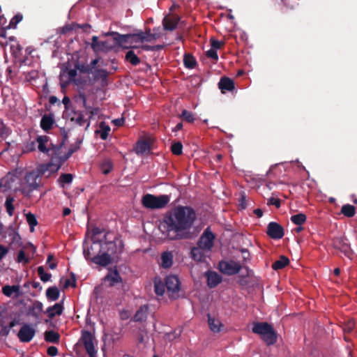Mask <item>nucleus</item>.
<instances>
[{
  "instance_id": "61",
  "label": "nucleus",
  "mask_w": 357,
  "mask_h": 357,
  "mask_svg": "<svg viewBox=\"0 0 357 357\" xmlns=\"http://www.w3.org/2000/svg\"><path fill=\"white\" fill-rule=\"evenodd\" d=\"M75 287V280H70V279H67L65 280V282H64V288H68V287Z\"/></svg>"
},
{
  "instance_id": "12",
  "label": "nucleus",
  "mask_w": 357,
  "mask_h": 357,
  "mask_svg": "<svg viewBox=\"0 0 357 357\" xmlns=\"http://www.w3.org/2000/svg\"><path fill=\"white\" fill-rule=\"evenodd\" d=\"M179 280L175 275H169L167 277L165 285L169 293L172 294L171 296L174 297L179 290Z\"/></svg>"
},
{
  "instance_id": "3",
  "label": "nucleus",
  "mask_w": 357,
  "mask_h": 357,
  "mask_svg": "<svg viewBox=\"0 0 357 357\" xmlns=\"http://www.w3.org/2000/svg\"><path fill=\"white\" fill-rule=\"evenodd\" d=\"M52 166V164L43 165L26 173L16 190L20 192L24 197H30L31 193L38 190L41 185L40 177L45 174Z\"/></svg>"
},
{
  "instance_id": "35",
  "label": "nucleus",
  "mask_w": 357,
  "mask_h": 357,
  "mask_svg": "<svg viewBox=\"0 0 357 357\" xmlns=\"http://www.w3.org/2000/svg\"><path fill=\"white\" fill-rule=\"evenodd\" d=\"M113 167L112 162L110 159L105 158L100 164V169L103 174H109Z\"/></svg>"
},
{
  "instance_id": "25",
  "label": "nucleus",
  "mask_w": 357,
  "mask_h": 357,
  "mask_svg": "<svg viewBox=\"0 0 357 357\" xmlns=\"http://www.w3.org/2000/svg\"><path fill=\"white\" fill-rule=\"evenodd\" d=\"M120 281V276L116 270L110 271L105 277V282H107L109 286H113Z\"/></svg>"
},
{
  "instance_id": "26",
  "label": "nucleus",
  "mask_w": 357,
  "mask_h": 357,
  "mask_svg": "<svg viewBox=\"0 0 357 357\" xmlns=\"http://www.w3.org/2000/svg\"><path fill=\"white\" fill-rule=\"evenodd\" d=\"M173 255L171 252L167 251L161 255V265L163 268H167L172 265Z\"/></svg>"
},
{
  "instance_id": "30",
  "label": "nucleus",
  "mask_w": 357,
  "mask_h": 357,
  "mask_svg": "<svg viewBox=\"0 0 357 357\" xmlns=\"http://www.w3.org/2000/svg\"><path fill=\"white\" fill-rule=\"evenodd\" d=\"M54 123L53 118L50 115H45L42 117L40 121V126L43 130L47 131L50 130Z\"/></svg>"
},
{
  "instance_id": "44",
  "label": "nucleus",
  "mask_w": 357,
  "mask_h": 357,
  "mask_svg": "<svg viewBox=\"0 0 357 357\" xmlns=\"http://www.w3.org/2000/svg\"><path fill=\"white\" fill-rule=\"evenodd\" d=\"M155 291L156 294L162 296L165 292V285L160 280H155Z\"/></svg>"
},
{
  "instance_id": "39",
  "label": "nucleus",
  "mask_w": 357,
  "mask_h": 357,
  "mask_svg": "<svg viewBox=\"0 0 357 357\" xmlns=\"http://www.w3.org/2000/svg\"><path fill=\"white\" fill-rule=\"evenodd\" d=\"M100 247H94V249L91 250V246L87 250H84V255L86 259L92 261L93 257H96Z\"/></svg>"
},
{
  "instance_id": "37",
  "label": "nucleus",
  "mask_w": 357,
  "mask_h": 357,
  "mask_svg": "<svg viewBox=\"0 0 357 357\" xmlns=\"http://www.w3.org/2000/svg\"><path fill=\"white\" fill-rule=\"evenodd\" d=\"M126 60L133 66H137L140 63L138 56L132 50L128 51L126 54Z\"/></svg>"
},
{
  "instance_id": "22",
  "label": "nucleus",
  "mask_w": 357,
  "mask_h": 357,
  "mask_svg": "<svg viewBox=\"0 0 357 357\" xmlns=\"http://www.w3.org/2000/svg\"><path fill=\"white\" fill-rule=\"evenodd\" d=\"M20 287L19 285H5L2 287V293L7 297H11L13 294H15L16 296H18Z\"/></svg>"
},
{
  "instance_id": "18",
  "label": "nucleus",
  "mask_w": 357,
  "mask_h": 357,
  "mask_svg": "<svg viewBox=\"0 0 357 357\" xmlns=\"http://www.w3.org/2000/svg\"><path fill=\"white\" fill-rule=\"evenodd\" d=\"M178 21L179 18L177 16H166L163 19L162 22L164 29L169 31H173L176 28Z\"/></svg>"
},
{
  "instance_id": "14",
  "label": "nucleus",
  "mask_w": 357,
  "mask_h": 357,
  "mask_svg": "<svg viewBox=\"0 0 357 357\" xmlns=\"http://www.w3.org/2000/svg\"><path fill=\"white\" fill-rule=\"evenodd\" d=\"M112 256L105 252H100L99 249L96 257L92 258V261L98 265L105 266L111 263Z\"/></svg>"
},
{
  "instance_id": "52",
  "label": "nucleus",
  "mask_w": 357,
  "mask_h": 357,
  "mask_svg": "<svg viewBox=\"0 0 357 357\" xmlns=\"http://www.w3.org/2000/svg\"><path fill=\"white\" fill-rule=\"evenodd\" d=\"M17 261L19 263L26 264L29 261V259L26 257L25 253L23 250H20L17 255Z\"/></svg>"
},
{
  "instance_id": "24",
  "label": "nucleus",
  "mask_w": 357,
  "mask_h": 357,
  "mask_svg": "<svg viewBox=\"0 0 357 357\" xmlns=\"http://www.w3.org/2000/svg\"><path fill=\"white\" fill-rule=\"evenodd\" d=\"M208 322L210 329L213 333H218L221 331L222 327V324L220 321L215 317H211L209 314L208 315Z\"/></svg>"
},
{
  "instance_id": "51",
  "label": "nucleus",
  "mask_w": 357,
  "mask_h": 357,
  "mask_svg": "<svg viewBox=\"0 0 357 357\" xmlns=\"http://www.w3.org/2000/svg\"><path fill=\"white\" fill-rule=\"evenodd\" d=\"M9 134V130L5 126L2 121H0V137H6Z\"/></svg>"
},
{
  "instance_id": "16",
  "label": "nucleus",
  "mask_w": 357,
  "mask_h": 357,
  "mask_svg": "<svg viewBox=\"0 0 357 357\" xmlns=\"http://www.w3.org/2000/svg\"><path fill=\"white\" fill-rule=\"evenodd\" d=\"M91 40V48L95 52H105L111 48L107 41H99L96 36L92 37Z\"/></svg>"
},
{
  "instance_id": "49",
  "label": "nucleus",
  "mask_w": 357,
  "mask_h": 357,
  "mask_svg": "<svg viewBox=\"0 0 357 357\" xmlns=\"http://www.w3.org/2000/svg\"><path fill=\"white\" fill-rule=\"evenodd\" d=\"M84 103L85 104V100H84ZM86 111L89 113V118H93L95 116H99L100 111L98 107L92 108L91 107H87L84 105Z\"/></svg>"
},
{
  "instance_id": "8",
  "label": "nucleus",
  "mask_w": 357,
  "mask_h": 357,
  "mask_svg": "<svg viewBox=\"0 0 357 357\" xmlns=\"http://www.w3.org/2000/svg\"><path fill=\"white\" fill-rule=\"evenodd\" d=\"M215 238V236L211 231V229L207 227L201 235L197 242V245L206 250V252H209L213 246Z\"/></svg>"
},
{
  "instance_id": "10",
  "label": "nucleus",
  "mask_w": 357,
  "mask_h": 357,
  "mask_svg": "<svg viewBox=\"0 0 357 357\" xmlns=\"http://www.w3.org/2000/svg\"><path fill=\"white\" fill-rule=\"evenodd\" d=\"M35 329L29 324L23 325L18 332V337L21 342H30L35 335Z\"/></svg>"
},
{
  "instance_id": "54",
  "label": "nucleus",
  "mask_w": 357,
  "mask_h": 357,
  "mask_svg": "<svg viewBox=\"0 0 357 357\" xmlns=\"http://www.w3.org/2000/svg\"><path fill=\"white\" fill-rule=\"evenodd\" d=\"M206 56L209 58H211V59L215 60V61H217L218 59L217 51L212 48H211L209 50H208L206 52Z\"/></svg>"
},
{
  "instance_id": "19",
  "label": "nucleus",
  "mask_w": 357,
  "mask_h": 357,
  "mask_svg": "<svg viewBox=\"0 0 357 357\" xmlns=\"http://www.w3.org/2000/svg\"><path fill=\"white\" fill-rule=\"evenodd\" d=\"M218 86L222 93H225L226 91H231L234 89V81L228 77L222 78L218 84Z\"/></svg>"
},
{
  "instance_id": "50",
  "label": "nucleus",
  "mask_w": 357,
  "mask_h": 357,
  "mask_svg": "<svg viewBox=\"0 0 357 357\" xmlns=\"http://www.w3.org/2000/svg\"><path fill=\"white\" fill-rule=\"evenodd\" d=\"M181 116L188 122H192L195 120L193 114L187 110L183 111Z\"/></svg>"
},
{
  "instance_id": "21",
  "label": "nucleus",
  "mask_w": 357,
  "mask_h": 357,
  "mask_svg": "<svg viewBox=\"0 0 357 357\" xmlns=\"http://www.w3.org/2000/svg\"><path fill=\"white\" fill-rule=\"evenodd\" d=\"M206 252V250L197 245V247L192 248L190 254L191 257L194 260L197 261H202L205 259Z\"/></svg>"
},
{
  "instance_id": "47",
  "label": "nucleus",
  "mask_w": 357,
  "mask_h": 357,
  "mask_svg": "<svg viewBox=\"0 0 357 357\" xmlns=\"http://www.w3.org/2000/svg\"><path fill=\"white\" fill-rule=\"evenodd\" d=\"M183 145L181 142H177L174 143L171 146L172 153L176 155L182 154Z\"/></svg>"
},
{
  "instance_id": "5",
  "label": "nucleus",
  "mask_w": 357,
  "mask_h": 357,
  "mask_svg": "<svg viewBox=\"0 0 357 357\" xmlns=\"http://www.w3.org/2000/svg\"><path fill=\"white\" fill-rule=\"evenodd\" d=\"M170 201V197L167 195L155 196L146 194L142 198V205L149 209H158L165 207Z\"/></svg>"
},
{
  "instance_id": "58",
  "label": "nucleus",
  "mask_w": 357,
  "mask_h": 357,
  "mask_svg": "<svg viewBox=\"0 0 357 357\" xmlns=\"http://www.w3.org/2000/svg\"><path fill=\"white\" fill-rule=\"evenodd\" d=\"M47 354L50 356H54L57 354L58 353V349L56 347L54 346H51L48 349H47Z\"/></svg>"
},
{
  "instance_id": "4",
  "label": "nucleus",
  "mask_w": 357,
  "mask_h": 357,
  "mask_svg": "<svg viewBox=\"0 0 357 357\" xmlns=\"http://www.w3.org/2000/svg\"><path fill=\"white\" fill-rule=\"evenodd\" d=\"M252 332L260 335L266 344H273L277 341V335L274 329L266 322L255 323Z\"/></svg>"
},
{
  "instance_id": "46",
  "label": "nucleus",
  "mask_w": 357,
  "mask_h": 357,
  "mask_svg": "<svg viewBox=\"0 0 357 357\" xmlns=\"http://www.w3.org/2000/svg\"><path fill=\"white\" fill-rule=\"evenodd\" d=\"M36 141H29L23 146L24 153H29L36 150Z\"/></svg>"
},
{
  "instance_id": "31",
  "label": "nucleus",
  "mask_w": 357,
  "mask_h": 357,
  "mask_svg": "<svg viewBox=\"0 0 357 357\" xmlns=\"http://www.w3.org/2000/svg\"><path fill=\"white\" fill-rule=\"evenodd\" d=\"M60 335L54 331H47L45 333V340L52 343H57L59 341Z\"/></svg>"
},
{
  "instance_id": "29",
  "label": "nucleus",
  "mask_w": 357,
  "mask_h": 357,
  "mask_svg": "<svg viewBox=\"0 0 357 357\" xmlns=\"http://www.w3.org/2000/svg\"><path fill=\"white\" fill-rule=\"evenodd\" d=\"M110 131V127L105 122H101L99 125V129L96 131L97 135H99L100 138L103 140L106 139Z\"/></svg>"
},
{
  "instance_id": "56",
  "label": "nucleus",
  "mask_w": 357,
  "mask_h": 357,
  "mask_svg": "<svg viewBox=\"0 0 357 357\" xmlns=\"http://www.w3.org/2000/svg\"><path fill=\"white\" fill-rule=\"evenodd\" d=\"M268 204L274 205L276 208H279L280 206V200L277 198L271 197L268 199Z\"/></svg>"
},
{
  "instance_id": "41",
  "label": "nucleus",
  "mask_w": 357,
  "mask_h": 357,
  "mask_svg": "<svg viewBox=\"0 0 357 357\" xmlns=\"http://www.w3.org/2000/svg\"><path fill=\"white\" fill-rule=\"evenodd\" d=\"M183 61L185 66L188 68H193L196 65L195 58L190 54L185 55Z\"/></svg>"
},
{
  "instance_id": "64",
  "label": "nucleus",
  "mask_w": 357,
  "mask_h": 357,
  "mask_svg": "<svg viewBox=\"0 0 357 357\" xmlns=\"http://www.w3.org/2000/svg\"><path fill=\"white\" fill-rule=\"evenodd\" d=\"M130 314L127 311H122L120 314V317L122 320H126L129 318Z\"/></svg>"
},
{
  "instance_id": "36",
  "label": "nucleus",
  "mask_w": 357,
  "mask_h": 357,
  "mask_svg": "<svg viewBox=\"0 0 357 357\" xmlns=\"http://www.w3.org/2000/svg\"><path fill=\"white\" fill-rule=\"evenodd\" d=\"M15 202L14 197L11 196H8L6 197V202H5V207L6 209V212L10 216H12L13 215L14 212V206L13 202Z\"/></svg>"
},
{
  "instance_id": "40",
  "label": "nucleus",
  "mask_w": 357,
  "mask_h": 357,
  "mask_svg": "<svg viewBox=\"0 0 357 357\" xmlns=\"http://www.w3.org/2000/svg\"><path fill=\"white\" fill-rule=\"evenodd\" d=\"M291 220L297 225L303 224L306 220V216L303 213H299L291 217Z\"/></svg>"
},
{
  "instance_id": "38",
  "label": "nucleus",
  "mask_w": 357,
  "mask_h": 357,
  "mask_svg": "<svg viewBox=\"0 0 357 357\" xmlns=\"http://www.w3.org/2000/svg\"><path fill=\"white\" fill-rule=\"evenodd\" d=\"M354 327H355V322H354V320L352 319H349L347 322L344 323V324L343 326V331L344 333V338L346 341H348L346 334L351 333L353 331Z\"/></svg>"
},
{
  "instance_id": "33",
  "label": "nucleus",
  "mask_w": 357,
  "mask_h": 357,
  "mask_svg": "<svg viewBox=\"0 0 357 357\" xmlns=\"http://www.w3.org/2000/svg\"><path fill=\"white\" fill-rule=\"evenodd\" d=\"M46 296L50 301H56L59 297V291L57 287H49L46 291Z\"/></svg>"
},
{
  "instance_id": "34",
  "label": "nucleus",
  "mask_w": 357,
  "mask_h": 357,
  "mask_svg": "<svg viewBox=\"0 0 357 357\" xmlns=\"http://www.w3.org/2000/svg\"><path fill=\"white\" fill-rule=\"evenodd\" d=\"M341 213L346 217L351 218L355 215L356 208L352 205L345 204L342 206Z\"/></svg>"
},
{
  "instance_id": "59",
  "label": "nucleus",
  "mask_w": 357,
  "mask_h": 357,
  "mask_svg": "<svg viewBox=\"0 0 357 357\" xmlns=\"http://www.w3.org/2000/svg\"><path fill=\"white\" fill-rule=\"evenodd\" d=\"M53 256L50 255L47 257V263L49 265V268L51 269H54L56 267V264L55 262H52Z\"/></svg>"
},
{
  "instance_id": "9",
  "label": "nucleus",
  "mask_w": 357,
  "mask_h": 357,
  "mask_svg": "<svg viewBox=\"0 0 357 357\" xmlns=\"http://www.w3.org/2000/svg\"><path fill=\"white\" fill-rule=\"evenodd\" d=\"M218 266L222 273L228 275H235L241 269V264L233 260L222 261L219 263Z\"/></svg>"
},
{
  "instance_id": "20",
  "label": "nucleus",
  "mask_w": 357,
  "mask_h": 357,
  "mask_svg": "<svg viewBox=\"0 0 357 357\" xmlns=\"http://www.w3.org/2000/svg\"><path fill=\"white\" fill-rule=\"evenodd\" d=\"M43 310V305L41 302L36 301L29 309V314L36 319H38Z\"/></svg>"
},
{
  "instance_id": "11",
  "label": "nucleus",
  "mask_w": 357,
  "mask_h": 357,
  "mask_svg": "<svg viewBox=\"0 0 357 357\" xmlns=\"http://www.w3.org/2000/svg\"><path fill=\"white\" fill-rule=\"evenodd\" d=\"M267 234L273 239H280L284 236V230L279 224L271 222L268 225Z\"/></svg>"
},
{
  "instance_id": "43",
  "label": "nucleus",
  "mask_w": 357,
  "mask_h": 357,
  "mask_svg": "<svg viewBox=\"0 0 357 357\" xmlns=\"http://www.w3.org/2000/svg\"><path fill=\"white\" fill-rule=\"evenodd\" d=\"M72 121H75L76 124L79 126H85L86 129L89 126L90 123L87 121L82 115H79L76 118H72Z\"/></svg>"
},
{
  "instance_id": "6",
  "label": "nucleus",
  "mask_w": 357,
  "mask_h": 357,
  "mask_svg": "<svg viewBox=\"0 0 357 357\" xmlns=\"http://www.w3.org/2000/svg\"><path fill=\"white\" fill-rule=\"evenodd\" d=\"M112 35H116L117 37L115 39L118 41V43L122 44L123 43H143L144 41H150L147 36H145L144 33H137V34H127V35H121L116 33H112Z\"/></svg>"
},
{
  "instance_id": "15",
  "label": "nucleus",
  "mask_w": 357,
  "mask_h": 357,
  "mask_svg": "<svg viewBox=\"0 0 357 357\" xmlns=\"http://www.w3.org/2000/svg\"><path fill=\"white\" fill-rule=\"evenodd\" d=\"M121 338V335L119 333H106L104 335L103 341H104V347L102 348L103 350H105L106 349H109L112 347V345L117 341H119Z\"/></svg>"
},
{
  "instance_id": "62",
  "label": "nucleus",
  "mask_w": 357,
  "mask_h": 357,
  "mask_svg": "<svg viewBox=\"0 0 357 357\" xmlns=\"http://www.w3.org/2000/svg\"><path fill=\"white\" fill-rule=\"evenodd\" d=\"M22 20V15H16L10 21V24H17L18 22H21Z\"/></svg>"
},
{
  "instance_id": "42",
  "label": "nucleus",
  "mask_w": 357,
  "mask_h": 357,
  "mask_svg": "<svg viewBox=\"0 0 357 357\" xmlns=\"http://www.w3.org/2000/svg\"><path fill=\"white\" fill-rule=\"evenodd\" d=\"M37 272L43 282H47L51 278L52 275L50 273H45L43 266H39L37 268Z\"/></svg>"
},
{
  "instance_id": "13",
  "label": "nucleus",
  "mask_w": 357,
  "mask_h": 357,
  "mask_svg": "<svg viewBox=\"0 0 357 357\" xmlns=\"http://www.w3.org/2000/svg\"><path fill=\"white\" fill-rule=\"evenodd\" d=\"M38 149L40 152L50 154L52 151V143L49 140V137L46 135L38 136L36 139Z\"/></svg>"
},
{
  "instance_id": "27",
  "label": "nucleus",
  "mask_w": 357,
  "mask_h": 357,
  "mask_svg": "<svg viewBox=\"0 0 357 357\" xmlns=\"http://www.w3.org/2000/svg\"><path fill=\"white\" fill-rule=\"evenodd\" d=\"M135 152L138 155H143L150 152L149 144L146 141H139L135 147Z\"/></svg>"
},
{
  "instance_id": "1",
  "label": "nucleus",
  "mask_w": 357,
  "mask_h": 357,
  "mask_svg": "<svg viewBox=\"0 0 357 357\" xmlns=\"http://www.w3.org/2000/svg\"><path fill=\"white\" fill-rule=\"evenodd\" d=\"M196 220V213L189 206H177L167 212L159 229L169 240L190 238V229Z\"/></svg>"
},
{
  "instance_id": "60",
  "label": "nucleus",
  "mask_w": 357,
  "mask_h": 357,
  "mask_svg": "<svg viewBox=\"0 0 357 357\" xmlns=\"http://www.w3.org/2000/svg\"><path fill=\"white\" fill-rule=\"evenodd\" d=\"M8 251V250L6 247L0 245V261L6 255Z\"/></svg>"
},
{
  "instance_id": "53",
  "label": "nucleus",
  "mask_w": 357,
  "mask_h": 357,
  "mask_svg": "<svg viewBox=\"0 0 357 357\" xmlns=\"http://www.w3.org/2000/svg\"><path fill=\"white\" fill-rule=\"evenodd\" d=\"M79 144H80V142H78L76 144L72 145L70 147L66 156L64 158V160L68 159L74 152H75L77 149H79Z\"/></svg>"
},
{
  "instance_id": "57",
  "label": "nucleus",
  "mask_w": 357,
  "mask_h": 357,
  "mask_svg": "<svg viewBox=\"0 0 357 357\" xmlns=\"http://www.w3.org/2000/svg\"><path fill=\"white\" fill-rule=\"evenodd\" d=\"M146 332L142 331L139 332L137 336V341L139 343H143L145 341V339L147 338Z\"/></svg>"
},
{
  "instance_id": "63",
  "label": "nucleus",
  "mask_w": 357,
  "mask_h": 357,
  "mask_svg": "<svg viewBox=\"0 0 357 357\" xmlns=\"http://www.w3.org/2000/svg\"><path fill=\"white\" fill-rule=\"evenodd\" d=\"M69 79H73L77 75V70L75 69H70L68 71Z\"/></svg>"
},
{
  "instance_id": "45",
  "label": "nucleus",
  "mask_w": 357,
  "mask_h": 357,
  "mask_svg": "<svg viewBox=\"0 0 357 357\" xmlns=\"http://www.w3.org/2000/svg\"><path fill=\"white\" fill-rule=\"evenodd\" d=\"M26 221H27L28 224L30 226L31 231H33L34 227L36 226L38 224V222L36 220L35 215L33 214L29 213L26 214Z\"/></svg>"
},
{
  "instance_id": "55",
  "label": "nucleus",
  "mask_w": 357,
  "mask_h": 357,
  "mask_svg": "<svg viewBox=\"0 0 357 357\" xmlns=\"http://www.w3.org/2000/svg\"><path fill=\"white\" fill-rule=\"evenodd\" d=\"M222 45H223V43L222 41L211 39V48L212 49H214L217 51V50L220 49Z\"/></svg>"
},
{
  "instance_id": "28",
  "label": "nucleus",
  "mask_w": 357,
  "mask_h": 357,
  "mask_svg": "<svg viewBox=\"0 0 357 357\" xmlns=\"http://www.w3.org/2000/svg\"><path fill=\"white\" fill-rule=\"evenodd\" d=\"M63 307L59 303H56L53 306L49 307L46 313L47 314L50 318H53L56 315H60L62 314Z\"/></svg>"
},
{
  "instance_id": "17",
  "label": "nucleus",
  "mask_w": 357,
  "mask_h": 357,
  "mask_svg": "<svg viewBox=\"0 0 357 357\" xmlns=\"http://www.w3.org/2000/svg\"><path fill=\"white\" fill-rule=\"evenodd\" d=\"M205 275L207 280V284L211 288L216 287L222 281V277L215 271H208Z\"/></svg>"
},
{
  "instance_id": "23",
  "label": "nucleus",
  "mask_w": 357,
  "mask_h": 357,
  "mask_svg": "<svg viewBox=\"0 0 357 357\" xmlns=\"http://www.w3.org/2000/svg\"><path fill=\"white\" fill-rule=\"evenodd\" d=\"M149 314V308L146 305L141 306L134 316L135 321H144L146 319Z\"/></svg>"
},
{
  "instance_id": "48",
  "label": "nucleus",
  "mask_w": 357,
  "mask_h": 357,
  "mask_svg": "<svg viewBox=\"0 0 357 357\" xmlns=\"http://www.w3.org/2000/svg\"><path fill=\"white\" fill-rule=\"evenodd\" d=\"M73 181V175L71 174H63L60 176L59 181L62 183H70Z\"/></svg>"
},
{
  "instance_id": "7",
  "label": "nucleus",
  "mask_w": 357,
  "mask_h": 357,
  "mask_svg": "<svg viewBox=\"0 0 357 357\" xmlns=\"http://www.w3.org/2000/svg\"><path fill=\"white\" fill-rule=\"evenodd\" d=\"M81 341L89 357H94L96 354L95 346L96 340L94 336L89 331H84L82 334Z\"/></svg>"
},
{
  "instance_id": "2",
  "label": "nucleus",
  "mask_w": 357,
  "mask_h": 357,
  "mask_svg": "<svg viewBox=\"0 0 357 357\" xmlns=\"http://www.w3.org/2000/svg\"><path fill=\"white\" fill-rule=\"evenodd\" d=\"M92 241V250L94 247H100V252H105L113 257H117L123 252L124 247L120 237L110 232L102 235V233L96 229L93 231Z\"/></svg>"
},
{
  "instance_id": "32",
  "label": "nucleus",
  "mask_w": 357,
  "mask_h": 357,
  "mask_svg": "<svg viewBox=\"0 0 357 357\" xmlns=\"http://www.w3.org/2000/svg\"><path fill=\"white\" fill-rule=\"evenodd\" d=\"M289 263V260L284 256H281L280 259L275 261L273 265L272 268L274 270H280L285 267Z\"/></svg>"
}]
</instances>
